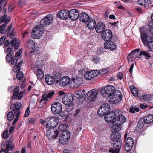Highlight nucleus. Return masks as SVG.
<instances>
[{
	"instance_id": "e433bc0d",
	"label": "nucleus",
	"mask_w": 153,
	"mask_h": 153,
	"mask_svg": "<svg viewBox=\"0 0 153 153\" xmlns=\"http://www.w3.org/2000/svg\"><path fill=\"white\" fill-rule=\"evenodd\" d=\"M131 91L133 95L135 97H137L138 95L139 91L135 87L131 86L130 87Z\"/></svg>"
},
{
	"instance_id": "6ab92c4d",
	"label": "nucleus",
	"mask_w": 153,
	"mask_h": 153,
	"mask_svg": "<svg viewBox=\"0 0 153 153\" xmlns=\"http://www.w3.org/2000/svg\"><path fill=\"white\" fill-rule=\"evenodd\" d=\"M112 33L110 30L106 29L104 31L102 34V39L105 41L109 40L112 38Z\"/></svg>"
},
{
	"instance_id": "4d7b16f0",
	"label": "nucleus",
	"mask_w": 153,
	"mask_h": 153,
	"mask_svg": "<svg viewBox=\"0 0 153 153\" xmlns=\"http://www.w3.org/2000/svg\"><path fill=\"white\" fill-rule=\"evenodd\" d=\"M85 72V69L84 68H82L79 71V75H83Z\"/></svg>"
},
{
	"instance_id": "f257e3e1",
	"label": "nucleus",
	"mask_w": 153,
	"mask_h": 153,
	"mask_svg": "<svg viewBox=\"0 0 153 153\" xmlns=\"http://www.w3.org/2000/svg\"><path fill=\"white\" fill-rule=\"evenodd\" d=\"M122 111L119 109L115 111V118L112 121L113 129L117 131L121 129V125L126 121L125 117L123 114Z\"/></svg>"
},
{
	"instance_id": "680f3d73",
	"label": "nucleus",
	"mask_w": 153,
	"mask_h": 153,
	"mask_svg": "<svg viewBox=\"0 0 153 153\" xmlns=\"http://www.w3.org/2000/svg\"><path fill=\"white\" fill-rule=\"evenodd\" d=\"M7 3V0H0V4L2 5L4 4V6L6 5Z\"/></svg>"
},
{
	"instance_id": "1a4fd4ad",
	"label": "nucleus",
	"mask_w": 153,
	"mask_h": 153,
	"mask_svg": "<svg viewBox=\"0 0 153 153\" xmlns=\"http://www.w3.org/2000/svg\"><path fill=\"white\" fill-rule=\"evenodd\" d=\"M110 110V105L107 103L104 104L102 105L99 108L97 111V114L100 116H103L108 113V112Z\"/></svg>"
},
{
	"instance_id": "f3484780",
	"label": "nucleus",
	"mask_w": 153,
	"mask_h": 153,
	"mask_svg": "<svg viewBox=\"0 0 153 153\" xmlns=\"http://www.w3.org/2000/svg\"><path fill=\"white\" fill-rule=\"evenodd\" d=\"M19 87L17 86L14 89L12 96V99H15L17 98L18 100H20L24 94V92L21 91L19 92Z\"/></svg>"
},
{
	"instance_id": "39448f33",
	"label": "nucleus",
	"mask_w": 153,
	"mask_h": 153,
	"mask_svg": "<svg viewBox=\"0 0 153 153\" xmlns=\"http://www.w3.org/2000/svg\"><path fill=\"white\" fill-rule=\"evenodd\" d=\"M122 98V95L120 92L118 90H116L108 96V100L110 102L116 104L119 102Z\"/></svg>"
},
{
	"instance_id": "f03ea898",
	"label": "nucleus",
	"mask_w": 153,
	"mask_h": 153,
	"mask_svg": "<svg viewBox=\"0 0 153 153\" xmlns=\"http://www.w3.org/2000/svg\"><path fill=\"white\" fill-rule=\"evenodd\" d=\"M4 51L6 53H8L6 57V62L9 63H11L12 65H15L17 63L18 59L16 57L19 56L21 54L22 52L21 51L19 50L16 53L15 57H13V54L14 52L12 51L11 48H9L6 49H4Z\"/></svg>"
},
{
	"instance_id": "09e8293b",
	"label": "nucleus",
	"mask_w": 153,
	"mask_h": 153,
	"mask_svg": "<svg viewBox=\"0 0 153 153\" xmlns=\"http://www.w3.org/2000/svg\"><path fill=\"white\" fill-rule=\"evenodd\" d=\"M138 3L141 5H144L146 7L147 6V4H146V0H139Z\"/></svg>"
},
{
	"instance_id": "052dcab7",
	"label": "nucleus",
	"mask_w": 153,
	"mask_h": 153,
	"mask_svg": "<svg viewBox=\"0 0 153 153\" xmlns=\"http://www.w3.org/2000/svg\"><path fill=\"white\" fill-rule=\"evenodd\" d=\"M140 108L142 109H144L147 108L148 106L145 104H140Z\"/></svg>"
},
{
	"instance_id": "9d476101",
	"label": "nucleus",
	"mask_w": 153,
	"mask_h": 153,
	"mask_svg": "<svg viewBox=\"0 0 153 153\" xmlns=\"http://www.w3.org/2000/svg\"><path fill=\"white\" fill-rule=\"evenodd\" d=\"M97 91L95 89L91 90L88 91L85 95V100L87 102L94 101L97 95Z\"/></svg>"
},
{
	"instance_id": "2eb2a0df",
	"label": "nucleus",
	"mask_w": 153,
	"mask_h": 153,
	"mask_svg": "<svg viewBox=\"0 0 153 153\" xmlns=\"http://www.w3.org/2000/svg\"><path fill=\"white\" fill-rule=\"evenodd\" d=\"M68 18L73 21L77 20L79 17V12L78 10L74 9L69 10Z\"/></svg>"
},
{
	"instance_id": "f704fd0d",
	"label": "nucleus",
	"mask_w": 153,
	"mask_h": 153,
	"mask_svg": "<svg viewBox=\"0 0 153 153\" xmlns=\"http://www.w3.org/2000/svg\"><path fill=\"white\" fill-rule=\"evenodd\" d=\"M108 93L109 96L113 93L115 91V88L114 86L112 85H108L105 86L104 88Z\"/></svg>"
},
{
	"instance_id": "774afa93",
	"label": "nucleus",
	"mask_w": 153,
	"mask_h": 153,
	"mask_svg": "<svg viewBox=\"0 0 153 153\" xmlns=\"http://www.w3.org/2000/svg\"><path fill=\"white\" fill-rule=\"evenodd\" d=\"M134 64H133L130 67V69H129V72L131 73H132V70L134 67Z\"/></svg>"
},
{
	"instance_id": "aec40b11",
	"label": "nucleus",
	"mask_w": 153,
	"mask_h": 153,
	"mask_svg": "<svg viewBox=\"0 0 153 153\" xmlns=\"http://www.w3.org/2000/svg\"><path fill=\"white\" fill-rule=\"evenodd\" d=\"M69 10H60L58 14V17L62 20H66L68 18Z\"/></svg>"
},
{
	"instance_id": "3c124183",
	"label": "nucleus",
	"mask_w": 153,
	"mask_h": 153,
	"mask_svg": "<svg viewBox=\"0 0 153 153\" xmlns=\"http://www.w3.org/2000/svg\"><path fill=\"white\" fill-rule=\"evenodd\" d=\"M5 30V25L4 24L2 25L0 27V33L3 34Z\"/></svg>"
},
{
	"instance_id": "dca6fc26",
	"label": "nucleus",
	"mask_w": 153,
	"mask_h": 153,
	"mask_svg": "<svg viewBox=\"0 0 153 153\" xmlns=\"http://www.w3.org/2000/svg\"><path fill=\"white\" fill-rule=\"evenodd\" d=\"M74 97L72 94H68L64 95L62 99V103L66 105H69L72 102Z\"/></svg>"
},
{
	"instance_id": "5701e85b",
	"label": "nucleus",
	"mask_w": 153,
	"mask_h": 153,
	"mask_svg": "<svg viewBox=\"0 0 153 153\" xmlns=\"http://www.w3.org/2000/svg\"><path fill=\"white\" fill-rule=\"evenodd\" d=\"M105 29V25L102 22H99L96 26L95 29L96 32L98 33H102Z\"/></svg>"
},
{
	"instance_id": "c85d7f7f",
	"label": "nucleus",
	"mask_w": 153,
	"mask_h": 153,
	"mask_svg": "<svg viewBox=\"0 0 153 153\" xmlns=\"http://www.w3.org/2000/svg\"><path fill=\"white\" fill-rule=\"evenodd\" d=\"M140 49H136L132 51L128 56V59L129 60L133 61L134 59L136 57L140 58L139 56H137L136 55L137 54V52L138 53Z\"/></svg>"
},
{
	"instance_id": "a18cd8bd",
	"label": "nucleus",
	"mask_w": 153,
	"mask_h": 153,
	"mask_svg": "<svg viewBox=\"0 0 153 153\" xmlns=\"http://www.w3.org/2000/svg\"><path fill=\"white\" fill-rule=\"evenodd\" d=\"M14 115L13 112H10L8 113L7 117V119L9 121H11L14 118Z\"/></svg>"
},
{
	"instance_id": "4468645a",
	"label": "nucleus",
	"mask_w": 153,
	"mask_h": 153,
	"mask_svg": "<svg viewBox=\"0 0 153 153\" xmlns=\"http://www.w3.org/2000/svg\"><path fill=\"white\" fill-rule=\"evenodd\" d=\"M51 109L53 113L55 114H59L62 111V105L59 102H55L51 105Z\"/></svg>"
},
{
	"instance_id": "bb28decb",
	"label": "nucleus",
	"mask_w": 153,
	"mask_h": 153,
	"mask_svg": "<svg viewBox=\"0 0 153 153\" xmlns=\"http://www.w3.org/2000/svg\"><path fill=\"white\" fill-rule=\"evenodd\" d=\"M105 115V119L106 122L109 123L112 121H113L114 118L115 117V111H110Z\"/></svg>"
},
{
	"instance_id": "69168bd1",
	"label": "nucleus",
	"mask_w": 153,
	"mask_h": 153,
	"mask_svg": "<svg viewBox=\"0 0 153 153\" xmlns=\"http://www.w3.org/2000/svg\"><path fill=\"white\" fill-rule=\"evenodd\" d=\"M10 42L9 40H7L6 41L4 45V47H7V46L10 44Z\"/></svg>"
},
{
	"instance_id": "f8f14e48",
	"label": "nucleus",
	"mask_w": 153,
	"mask_h": 153,
	"mask_svg": "<svg viewBox=\"0 0 153 153\" xmlns=\"http://www.w3.org/2000/svg\"><path fill=\"white\" fill-rule=\"evenodd\" d=\"M53 20V19L52 16L50 14L47 15L41 20L40 25L42 26V27H46L51 24Z\"/></svg>"
},
{
	"instance_id": "c756f323",
	"label": "nucleus",
	"mask_w": 153,
	"mask_h": 153,
	"mask_svg": "<svg viewBox=\"0 0 153 153\" xmlns=\"http://www.w3.org/2000/svg\"><path fill=\"white\" fill-rule=\"evenodd\" d=\"M86 26L89 29H94L96 27V22L94 19H89V20L86 23Z\"/></svg>"
},
{
	"instance_id": "a19ab883",
	"label": "nucleus",
	"mask_w": 153,
	"mask_h": 153,
	"mask_svg": "<svg viewBox=\"0 0 153 153\" xmlns=\"http://www.w3.org/2000/svg\"><path fill=\"white\" fill-rule=\"evenodd\" d=\"M36 76L38 79H41L44 76V74L42 70L38 69L36 71Z\"/></svg>"
},
{
	"instance_id": "423d86ee",
	"label": "nucleus",
	"mask_w": 153,
	"mask_h": 153,
	"mask_svg": "<svg viewBox=\"0 0 153 153\" xmlns=\"http://www.w3.org/2000/svg\"><path fill=\"white\" fill-rule=\"evenodd\" d=\"M43 27L41 25H38L33 28L31 33L32 38L34 39H38L40 38L43 34Z\"/></svg>"
},
{
	"instance_id": "a878e982",
	"label": "nucleus",
	"mask_w": 153,
	"mask_h": 153,
	"mask_svg": "<svg viewBox=\"0 0 153 153\" xmlns=\"http://www.w3.org/2000/svg\"><path fill=\"white\" fill-rule=\"evenodd\" d=\"M104 46L105 49L111 50H114L116 48L115 44L112 41H106L104 43Z\"/></svg>"
},
{
	"instance_id": "8fccbe9b",
	"label": "nucleus",
	"mask_w": 153,
	"mask_h": 153,
	"mask_svg": "<svg viewBox=\"0 0 153 153\" xmlns=\"http://www.w3.org/2000/svg\"><path fill=\"white\" fill-rule=\"evenodd\" d=\"M8 130L6 129L4 131L2 135V137L3 138H5L8 137Z\"/></svg>"
},
{
	"instance_id": "ddd939ff",
	"label": "nucleus",
	"mask_w": 153,
	"mask_h": 153,
	"mask_svg": "<svg viewBox=\"0 0 153 153\" xmlns=\"http://www.w3.org/2000/svg\"><path fill=\"white\" fill-rule=\"evenodd\" d=\"M100 73V72L97 70L91 71L85 74L84 78L86 80H90L97 76Z\"/></svg>"
},
{
	"instance_id": "7ed1b4c3",
	"label": "nucleus",
	"mask_w": 153,
	"mask_h": 153,
	"mask_svg": "<svg viewBox=\"0 0 153 153\" xmlns=\"http://www.w3.org/2000/svg\"><path fill=\"white\" fill-rule=\"evenodd\" d=\"M121 137V134L117 132L111 133L110 136L111 140L113 144V147L117 151H119L121 147V143L119 140Z\"/></svg>"
},
{
	"instance_id": "6e6552de",
	"label": "nucleus",
	"mask_w": 153,
	"mask_h": 153,
	"mask_svg": "<svg viewBox=\"0 0 153 153\" xmlns=\"http://www.w3.org/2000/svg\"><path fill=\"white\" fill-rule=\"evenodd\" d=\"M70 137V133L68 130L63 131L59 137V142L62 144L65 145L68 142Z\"/></svg>"
},
{
	"instance_id": "de8ad7c7",
	"label": "nucleus",
	"mask_w": 153,
	"mask_h": 153,
	"mask_svg": "<svg viewBox=\"0 0 153 153\" xmlns=\"http://www.w3.org/2000/svg\"><path fill=\"white\" fill-rule=\"evenodd\" d=\"M100 93L101 95L104 97L109 96V95L104 88H103L101 90Z\"/></svg>"
},
{
	"instance_id": "a211bd4d",
	"label": "nucleus",
	"mask_w": 153,
	"mask_h": 153,
	"mask_svg": "<svg viewBox=\"0 0 153 153\" xmlns=\"http://www.w3.org/2000/svg\"><path fill=\"white\" fill-rule=\"evenodd\" d=\"M58 134L57 130L52 129L49 130L47 131L46 136L49 139H55L58 137Z\"/></svg>"
},
{
	"instance_id": "864d4df0",
	"label": "nucleus",
	"mask_w": 153,
	"mask_h": 153,
	"mask_svg": "<svg viewBox=\"0 0 153 153\" xmlns=\"http://www.w3.org/2000/svg\"><path fill=\"white\" fill-rule=\"evenodd\" d=\"M54 93L55 92L54 91H52L48 93L47 95V97L49 99L53 97V96Z\"/></svg>"
},
{
	"instance_id": "37998d69",
	"label": "nucleus",
	"mask_w": 153,
	"mask_h": 153,
	"mask_svg": "<svg viewBox=\"0 0 153 153\" xmlns=\"http://www.w3.org/2000/svg\"><path fill=\"white\" fill-rule=\"evenodd\" d=\"M130 112L134 113L135 112H138L139 111V108L131 106L129 109Z\"/></svg>"
},
{
	"instance_id": "4c0bfd02",
	"label": "nucleus",
	"mask_w": 153,
	"mask_h": 153,
	"mask_svg": "<svg viewBox=\"0 0 153 153\" xmlns=\"http://www.w3.org/2000/svg\"><path fill=\"white\" fill-rule=\"evenodd\" d=\"M11 43L12 46L14 47L16 50H17L18 48L19 42L17 41L16 38H14L11 41Z\"/></svg>"
},
{
	"instance_id": "412c9836",
	"label": "nucleus",
	"mask_w": 153,
	"mask_h": 153,
	"mask_svg": "<svg viewBox=\"0 0 153 153\" xmlns=\"http://www.w3.org/2000/svg\"><path fill=\"white\" fill-rule=\"evenodd\" d=\"M82 78L74 76L71 79L72 83L73 86L76 88L79 87L82 82Z\"/></svg>"
},
{
	"instance_id": "58836bf2",
	"label": "nucleus",
	"mask_w": 153,
	"mask_h": 153,
	"mask_svg": "<svg viewBox=\"0 0 153 153\" xmlns=\"http://www.w3.org/2000/svg\"><path fill=\"white\" fill-rule=\"evenodd\" d=\"M152 20L149 22L148 24L149 30L152 34H153V13L151 15Z\"/></svg>"
},
{
	"instance_id": "79ce46f5",
	"label": "nucleus",
	"mask_w": 153,
	"mask_h": 153,
	"mask_svg": "<svg viewBox=\"0 0 153 153\" xmlns=\"http://www.w3.org/2000/svg\"><path fill=\"white\" fill-rule=\"evenodd\" d=\"M22 64V61L19 62L18 64L14 66L13 68V70L15 72H17L20 69V66Z\"/></svg>"
},
{
	"instance_id": "603ef678",
	"label": "nucleus",
	"mask_w": 153,
	"mask_h": 153,
	"mask_svg": "<svg viewBox=\"0 0 153 153\" xmlns=\"http://www.w3.org/2000/svg\"><path fill=\"white\" fill-rule=\"evenodd\" d=\"M30 112V107H28L26 110L25 114L24 116L25 117H28V116Z\"/></svg>"
},
{
	"instance_id": "5fc2aeb1",
	"label": "nucleus",
	"mask_w": 153,
	"mask_h": 153,
	"mask_svg": "<svg viewBox=\"0 0 153 153\" xmlns=\"http://www.w3.org/2000/svg\"><path fill=\"white\" fill-rule=\"evenodd\" d=\"M65 126L63 125H60L58 128V129L60 131H62V132L64 131H66V130H65Z\"/></svg>"
},
{
	"instance_id": "393cba45",
	"label": "nucleus",
	"mask_w": 153,
	"mask_h": 153,
	"mask_svg": "<svg viewBox=\"0 0 153 153\" xmlns=\"http://www.w3.org/2000/svg\"><path fill=\"white\" fill-rule=\"evenodd\" d=\"M71 83L70 78L68 76L62 77L59 81V84L62 86H65L70 84Z\"/></svg>"
},
{
	"instance_id": "20e7f679",
	"label": "nucleus",
	"mask_w": 153,
	"mask_h": 153,
	"mask_svg": "<svg viewBox=\"0 0 153 153\" xmlns=\"http://www.w3.org/2000/svg\"><path fill=\"white\" fill-rule=\"evenodd\" d=\"M143 30V28L142 27L139 28V29L142 41L145 46L147 45L148 48L151 51H153V41L148 42L147 39L148 35L144 32Z\"/></svg>"
},
{
	"instance_id": "cd10ccee",
	"label": "nucleus",
	"mask_w": 153,
	"mask_h": 153,
	"mask_svg": "<svg viewBox=\"0 0 153 153\" xmlns=\"http://www.w3.org/2000/svg\"><path fill=\"white\" fill-rule=\"evenodd\" d=\"M46 83L49 85H52L55 82V79L51 74H46L45 76Z\"/></svg>"
},
{
	"instance_id": "0eeeda50",
	"label": "nucleus",
	"mask_w": 153,
	"mask_h": 153,
	"mask_svg": "<svg viewBox=\"0 0 153 153\" xmlns=\"http://www.w3.org/2000/svg\"><path fill=\"white\" fill-rule=\"evenodd\" d=\"M21 104L19 102H17L16 104H12L10 106V109L13 111H15V113L16 114V118L13 121V124L16 123L18 120V117L20 114L19 110L21 108Z\"/></svg>"
},
{
	"instance_id": "9b49d317",
	"label": "nucleus",
	"mask_w": 153,
	"mask_h": 153,
	"mask_svg": "<svg viewBox=\"0 0 153 153\" xmlns=\"http://www.w3.org/2000/svg\"><path fill=\"white\" fill-rule=\"evenodd\" d=\"M127 134L126 133L124 137V139L126 140L125 147L126 151H129L133 146L134 140L131 137H127Z\"/></svg>"
},
{
	"instance_id": "49530a36",
	"label": "nucleus",
	"mask_w": 153,
	"mask_h": 153,
	"mask_svg": "<svg viewBox=\"0 0 153 153\" xmlns=\"http://www.w3.org/2000/svg\"><path fill=\"white\" fill-rule=\"evenodd\" d=\"M16 76L17 79L19 80H22L24 77V75L23 73L21 72L17 73Z\"/></svg>"
},
{
	"instance_id": "ea45409f",
	"label": "nucleus",
	"mask_w": 153,
	"mask_h": 153,
	"mask_svg": "<svg viewBox=\"0 0 153 153\" xmlns=\"http://www.w3.org/2000/svg\"><path fill=\"white\" fill-rule=\"evenodd\" d=\"M143 55L145 56V59H149L151 57V55L148 52L143 51L142 49L140 51V55L139 56Z\"/></svg>"
},
{
	"instance_id": "b1692460",
	"label": "nucleus",
	"mask_w": 153,
	"mask_h": 153,
	"mask_svg": "<svg viewBox=\"0 0 153 153\" xmlns=\"http://www.w3.org/2000/svg\"><path fill=\"white\" fill-rule=\"evenodd\" d=\"M142 120L145 123L149 124L153 122V115H150L148 116H146L144 117L143 120V119H140L139 121L138 124V126L140 124V125H141L142 127L143 126V125L142 124H140V122H141Z\"/></svg>"
},
{
	"instance_id": "72a5a7b5",
	"label": "nucleus",
	"mask_w": 153,
	"mask_h": 153,
	"mask_svg": "<svg viewBox=\"0 0 153 153\" xmlns=\"http://www.w3.org/2000/svg\"><path fill=\"white\" fill-rule=\"evenodd\" d=\"M89 19V16L86 13H84L81 14L80 17V20L81 22L86 23Z\"/></svg>"
},
{
	"instance_id": "2f4dec72",
	"label": "nucleus",
	"mask_w": 153,
	"mask_h": 153,
	"mask_svg": "<svg viewBox=\"0 0 153 153\" xmlns=\"http://www.w3.org/2000/svg\"><path fill=\"white\" fill-rule=\"evenodd\" d=\"M47 119L49 120V123L53 125L51 126V127H55L58 124L59 120L57 118L51 117L48 118Z\"/></svg>"
},
{
	"instance_id": "c9c22d12",
	"label": "nucleus",
	"mask_w": 153,
	"mask_h": 153,
	"mask_svg": "<svg viewBox=\"0 0 153 153\" xmlns=\"http://www.w3.org/2000/svg\"><path fill=\"white\" fill-rule=\"evenodd\" d=\"M10 19V17H7V16L4 15V16H0V24L4 21L5 25L8 23Z\"/></svg>"
},
{
	"instance_id": "6e6d98bb",
	"label": "nucleus",
	"mask_w": 153,
	"mask_h": 153,
	"mask_svg": "<svg viewBox=\"0 0 153 153\" xmlns=\"http://www.w3.org/2000/svg\"><path fill=\"white\" fill-rule=\"evenodd\" d=\"M6 39V36H3L0 38V46L1 45L4 43Z\"/></svg>"
},
{
	"instance_id": "e2e57ef3",
	"label": "nucleus",
	"mask_w": 153,
	"mask_h": 153,
	"mask_svg": "<svg viewBox=\"0 0 153 153\" xmlns=\"http://www.w3.org/2000/svg\"><path fill=\"white\" fill-rule=\"evenodd\" d=\"M15 124H13V125L10 128L9 130V132L10 134H11L13 131L14 128V125Z\"/></svg>"
},
{
	"instance_id": "473e14b6",
	"label": "nucleus",
	"mask_w": 153,
	"mask_h": 153,
	"mask_svg": "<svg viewBox=\"0 0 153 153\" xmlns=\"http://www.w3.org/2000/svg\"><path fill=\"white\" fill-rule=\"evenodd\" d=\"M85 93V90L81 89L80 90L76 91L74 95L75 97L78 98L80 99L82 98Z\"/></svg>"
},
{
	"instance_id": "c03bdc74",
	"label": "nucleus",
	"mask_w": 153,
	"mask_h": 153,
	"mask_svg": "<svg viewBox=\"0 0 153 153\" xmlns=\"http://www.w3.org/2000/svg\"><path fill=\"white\" fill-rule=\"evenodd\" d=\"M153 97L150 95H146L143 96V99L146 101H149Z\"/></svg>"
},
{
	"instance_id": "bf43d9fd",
	"label": "nucleus",
	"mask_w": 153,
	"mask_h": 153,
	"mask_svg": "<svg viewBox=\"0 0 153 153\" xmlns=\"http://www.w3.org/2000/svg\"><path fill=\"white\" fill-rule=\"evenodd\" d=\"M92 61L95 63H97L99 62V60L97 57H93L92 59Z\"/></svg>"
},
{
	"instance_id": "338daca9",
	"label": "nucleus",
	"mask_w": 153,
	"mask_h": 153,
	"mask_svg": "<svg viewBox=\"0 0 153 153\" xmlns=\"http://www.w3.org/2000/svg\"><path fill=\"white\" fill-rule=\"evenodd\" d=\"M122 74L121 73H119V74H118L117 75V78L119 79H122Z\"/></svg>"
},
{
	"instance_id": "7c9ffc66",
	"label": "nucleus",
	"mask_w": 153,
	"mask_h": 153,
	"mask_svg": "<svg viewBox=\"0 0 153 153\" xmlns=\"http://www.w3.org/2000/svg\"><path fill=\"white\" fill-rule=\"evenodd\" d=\"M26 46L29 49H31L32 52L34 51L35 48V44L34 41L31 39L28 40L26 43Z\"/></svg>"
},
{
	"instance_id": "0e129e2a",
	"label": "nucleus",
	"mask_w": 153,
	"mask_h": 153,
	"mask_svg": "<svg viewBox=\"0 0 153 153\" xmlns=\"http://www.w3.org/2000/svg\"><path fill=\"white\" fill-rule=\"evenodd\" d=\"M28 120L29 123L32 124L35 122L36 119L33 118H30Z\"/></svg>"
},
{
	"instance_id": "4be33fe9",
	"label": "nucleus",
	"mask_w": 153,
	"mask_h": 153,
	"mask_svg": "<svg viewBox=\"0 0 153 153\" xmlns=\"http://www.w3.org/2000/svg\"><path fill=\"white\" fill-rule=\"evenodd\" d=\"M14 147V145L12 142L9 140L7 142L5 150H4L3 149H1L0 151V153H9L8 152L9 150L12 151Z\"/></svg>"
},
{
	"instance_id": "13d9d810",
	"label": "nucleus",
	"mask_w": 153,
	"mask_h": 153,
	"mask_svg": "<svg viewBox=\"0 0 153 153\" xmlns=\"http://www.w3.org/2000/svg\"><path fill=\"white\" fill-rule=\"evenodd\" d=\"M52 125H53L51 124L50 123H47L45 125V127L48 128H51L52 129L54 127H51Z\"/></svg>"
}]
</instances>
